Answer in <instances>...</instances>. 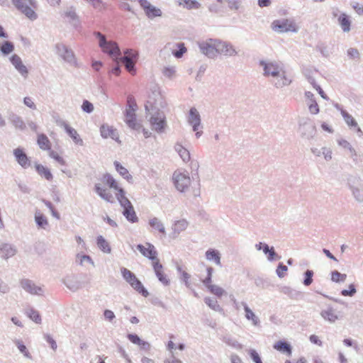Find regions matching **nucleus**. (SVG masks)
Here are the masks:
<instances>
[{"label": "nucleus", "mask_w": 363, "mask_h": 363, "mask_svg": "<svg viewBox=\"0 0 363 363\" xmlns=\"http://www.w3.org/2000/svg\"><path fill=\"white\" fill-rule=\"evenodd\" d=\"M314 272L313 270L307 269L304 272V279L303 281V284L306 286H310L313 283V277Z\"/></svg>", "instance_id": "50"}, {"label": "nucleus", "mask_w": 363, "mask_h": 363, "mask_svg": "<svg viewBox=\"0 0 363 363\" xmlns=\"http://www.w3.org/2000/svg\"><path fill=\"white\" fill-rule=\"evenodd\" d=\"M94 35L99 40V46L101 48L102 51L118 62V57L121 56V50L117 43L108 41L106 35L99 31H95Z\"/></svg>", "instance_id": "2"}, {"label": "nucleus", "mask_w": 363, "mask_h": 363, "mask_svg": "<svg viewBox=\"0 0 363 363\" xmlns=\"http://www.w3.org/2000/svg\"><path fill=\"white\" fill-rule=\"evenodd\" d=\"M123 279L139 294L144 297L149 296V292L144 287L141 281L136 277V276L125 267L121 269Z\"/></svg>", "instance_id": "4"}, {"label": "nucleus", "mask_w": 363, "mask_h": 363, "mask_svg": "<svg viewBox=\"0 0 363 363\" xmlns=\"http://www.w3.org/2000/svg\"><path fill=\"white\" fill-rule=\"evenodd\" d=\"M184 7L187 9H197L201 6V4L196 0H184Z\"/></svg>", "instance_id": "53"}, {"label": "nucleus", "mask_w": 363, "mask_h": 363, "mask_svg": "<svg viewBox=\"0 0 363 363\" xmlns=\"http://www.w3.org/2000/svg\"><path fill=\"white\" fill-rule=\"evenodd\" d=\"M347 185L356 201L362 202L363 201L362 194L363 184L361 177L357 175H350L347 179Z\"/></svg>", "instance_id": "8"}, {"label": "nucleus", "mask_w": 363, "mask_h": 363, "mask_svg": "<svg viewBox=\"0 0 363 363\" xmlns=\"http://www.w3.org/2000/svg\"><path fill=\"white\" fill-rule=\"evenodd\" d=\"M216 43L218 45V55L223 54L225 56H235L238 54V52L230 43L216 39Z\"/></svg>", "instance_id": "17"}, {"label": "nucleus", "mask_w": 363, "mask_h": 363, "mask_svg": "<svg viewBox=\"0 0 363 363\" xmlns=\"http://www.w3.org/2000/svg\"><path fill=\"white\" fill-rule=\"evenodd\" d=\"M249 354L255 363H262L261 357L255 350H250L249 351Z\"/></svg>", "instance_id": "64"}, {"label": "nucleus", "mask_w": 363, "mask_h": 363, "mask_svg": "<svg viewBox=\"0 0 363 363\" xmlns=\"http://www.w3.org/2000/svg\"><path fill=\"white\" fill-rule=\"evenodd\" d=\"M308 109L311 113L312 114H317L319 113L320 109L318 104H317L315 99L313 100L312 101H309L308 103Z\"/></svg>", "instance_id": "57"}, {"label": "nucleus", "mask_w": 363, "mask_h": 363, "mask_svg": "<svg viewBox=\"0 0 363 363\" xmlns=\"http://www.w3.org/2000/svg\"><path fill=\"white\" fill-rule=\"evenodd\" d=\"M37 143L39 147L43 150H50L51 149V143L47 135L40 133L38 136Z\"/></svg>", "instance_id": "34"}, {"label": "nucleus", "mask_w": 363, "mask_h": 363, "mask_svg": "<svg viewBox=\"0 0 363 363\" xmlns=\"http://www.w3.org/2000/svg\"><path fill=\"white\" fill-rule=\"evenodd\" d=\"M127 108L134 110H136L138 108L136 101L132 95H129L127 98Z\"/></svg>", "instance_id": "63"}, {"label": "nucleus", "mask_w": 363, "mask_h": 363, "mask_svg": "<svg viewBox=\"0 0 363 363\" xmlns=\"http://www.w3.org/2000/svg\"><path fill=\"white\" fill-rule=\"evenodd\" d=\"M347 274H341L337 270L331 272V280L335 283L344 282L346 280Z\"/></svg>", "instance_id": "48"}, {"label": "nucleus", "mask_w": 363, "mask_h": 363, "mask_svg": "<svg viewBox=\"0 0 363 363\" xmlns=\"http://www.w3.org/2000/svg\"><path fill=\"white\" fill-rule=\"evenodd\" d=\"M188 122L192 125L194 131L199 130V127L201 125V116L196 108L194 107L191 108L189 110Z\"/></svg>", "instance_id": "24"}, {"label": "nucleus", "mask_w": 363, "mask_h": 363, "mask_svg": "<svg viewBox=\"0 0 363 363\" xmlns=\"http://www.w3.org/2000/svg\"><path fill=\"white\" fill-rule=\"evenodd\" d=\"M35 220L38 228L45 229L48 225L47 218L39 211L35 213Z\"/></svg>", "instance_id": "43"}, {"label": "nucleus", "mask_w": 363, "mask_h": 363, "mask_svg": "<svg viewBox=\"0 0 363 363\" xmlns=\"http://www.w3.org/2000/svg\"><path fill=\"white\" fill-rule=\"evenodd\" d=\"M13 156L18 164L23 169H27L31 165L30 158L23 148L18 147L13 151Z\"/></svg>", "instance_id": "16"}, {"label": "nucleus", "mask_w": 363, "mask_h": 363, "mask_svg": "<svg viewBox=\"0 0 363 363\" xmlns=\"http://www.w3.org/2000/svg\"><path fill=\"white\" fill-rule=\"evenodd\" d=\"M267 259L269 262L279 260L281 259L279 256L274 250V247H271V251L267 254Z\"/></svg>", "instance_id": "62"}, {"label": "nucleus", "mask_w": 363, "mask_h": 363, "mask_svg": "<svg viewBox=\"0 0 363 363\" xmlns=\"http://www.w3.org/2000/svg\"><path fill=\"white\" fill-rule=\"evenodd\" d=\"M21 286L28 293L32 295H41L43 290L36 286L34 282L28 279H23L20 281Z\"/></svg>", "instance_id": "18"}, {"label": "nucleus", "mask_w": 363, "mask_h": 363, "mask_svg": "<svg viewBox=\"0 0 363 363\" xmlns=\"http://www.w3.org/2000/svg\"><path fill=\"white\" fill-rule=\"evenodd\" d=\"M281 293L286 295L291 299H298L302 296V293L295 289H293L288 286H282L279 288Z\"/></svg>", "instance_id": "27"}, {"label": "nucleus", "mask_w": 363, "mask_h": 363, "mask_svg": "<svg viewBox=\"0 0 363 363\" xmlns=\"http://www.w3.org/2000/svg\"><path fill=\"white\" fill-rule=\"evenodd\" d=\"M64 16L69 18V22L72 23L75 28H78L81 26L79 16L76 12V8L74 6H69L67 11H65Z\"/></svg>", "instance_id": "22"}, {"label": "nucleus", "mask_w": 363, "mask_h": 363, "mask_svg": "<svg viewBox=\"0 0 363 363\" xmlns=\"http://www.w3.org/2000/svg\"><path fill=\"white\" fill-rule=\"evenodd\" d=\"M35 167L36 172L40 177H44L48 181L52 180L53 176L48 167H44L41 164H35Z\"/></svg>", "instance_id": "33"}, {"label": "nucleus", "mask_w": 363, "mask_h": 363, "mask_svg": "<svg viewBox=\"0 0 363 363\" xmlns=\"http://www.w3.org/2000/svg\"><path fill=\"white\" fill-rule=\"evenodd\" d=\"M174 149L184 162H186L190 160L191 157L189 150L184 148L182 145L176 144Z\"/></svg>", "instance_id": "42"}, {"label": "nucleus", "mask_w": 363, "mask_h": 363, "mask_svg": "<svg viewBox=\"0 0 363 363\" xmlns=\"http://www.w3.org/2000/svg\"><path fill=\"white\" fill-rule=\"evenodd\" d=\"M177 47L178 48L177 50H173L172 55L176 58H181L184 54L186 52V48L183 43H177Z\"/></svg>", "instance_id": "49"}, {"label": "nucleus", "mask_w": 363, "mask_h": 363, "mask_svg": "<svg viewBox=\"0 0 363 363\" xmlns=\"http://www.w3.org/2000/svg\"><path fill=\"white\" fill-rule=\"evenodd\" d=\"M230 10H238L240 7L241 0H225Z\"/></svg>", "instance_id": "54"}, {"label": "nucleus", "mask_w": 363, "mask_h": 363, "mask_svg": "<svg viewBox=\"0 0 363 363\" xmlns=\"http://www.w3.org/2000/svg\"><path fill=\"white\" fill-rule=\"evenodd\" d=\"M338 23L344 32H349L350 30L351 21L349 16L345 13L340 14L338 18Z\"/></svg>", "instance_id": "38"}, {"label": "nucleus", "mask_w": 363, "mask_h": 363, "mask_svg": "<svg viewBox=\"0 0 363 363\" xmlns=\"http://www.w3.org/2000/svg\"><path fill=\"white\" fill-rule=\"evenodd\" d=\"M274 348L282 353L291 355L292 347L289 343L284 340H279L274 345Z\"/></svg>", "instance_id": "32"}, {"label": "nucleus", "mask_w": 363, "mask_h": 363, "mask_svg": "<svg viewBox=\"0 0 363 363\" xmlns=\"http://www.w3.org/2000/svg\"><path fill=\"white\" fill-rule=\"evenodd\" d=\"M82 109L84 112L90 113L94 111V106L89 101L84 100L82 105Z\"/></svg>", "instance_id": "58"}, {"label": "nucleus", "mask_w": 363, "mask_h": 363, "mask_svg": "<svg viewBox=\"0 0 363 363\" xmlns=\"http://www.w3.org/2000/svg\"><path fill=\"white\" fill-rule=\"evenodd\" d=\"M200 52L208 58H214L218 55L216 39L209 38L199 43Z\"/></svg>", "instance_id": "11"}, {"label": "nucleus", "mask_w": 363, "mask_h": 363, "mask_svg": "<svg viewBox=\"0 0 363 363\" xmlns=\"http://www.w3.org/2000/svg\"><path fill=\"white\" fill-rule=\"evenodd\" d=\"M124 55L118 57L125 66L126 70L131 74L136 73L135 64L138 59V53L134 52L132 49H126L124 52Z\"/></svg>", "instance_id": "6"}, {"label": "nucleus", "mask_w": 363, "mask_h": 363, "mask_svg": "<svg viewBox=\"0 0 363 363\" xmlns=\"http://www.w3.org/2000/svg\"><path fill=\"white\" fill-rule=\"evenodd\" d=\"M148 223L152 229L158 231L163 236L166 235V230H165L164 225L158 218L154 217L152 218H150L149 220Z\"/></svg>", "instance_id": "29"}, {"label": "nucleus", "mask_w": 363, "mask_h": 363, "mask_svg": "<svg viewBox=\"0 0 363 363\" xmlns=\"http://www.w3.org/2000/svg\"><path fill=\"white\" fill-rule=\"evenodd\" d=\"M27 315L35 323H41V317L40 313L33 308H29L26 311Z\"/></svg>", "instance_id": "47"}, {"label": "nucleus", "mask_w": 363, "mask_h": 363, "mask_svg": "<svg viewBox=\"0 0 363 363\" xmlns=\"http://www.w3.org/2000/svg\"><path fill=\"white\" fill-rule=\"evenodd\" d=\"M96 244L98 247L105 253H110L111 251L108 242L102 235H99L96 238Z\"/></svg>", "instance_id": "41"}, {"label": "nucleus", "mask_w": 363, "mask_h": 363, "mask_svg": "<svg viewBox=\"0 0 363 363\" xmlns=\"http://www.w3.org/2000/svg\"><path fill=\"white\" fill-rule=\"evenodd\" d=\"M9 120L16 128H18L21 130H25L26 124L22 118L18 115L11 113L9 116Z\"/></svg>", "instance_id": "40"}, {"label": "nucleus", "mask_w": 363, "mask_h": 363, "mask_svg": "<svg viewBox=\"0 0 363 363\" xmlns=\"http://www.w3.org/2000/svg\"><path fill=\"white\" fill-rule=\"evenodd\" d=\"M152 267L158 280L164 286L169 285L170 281L163 272V267L162 264L160 262V260H156V262H152Z\"/></svg>", "instance_id": "23"}, {"label": "nucleus", "mask_w": 363, "mask_h": 363, "mask_svg": "<svg viewBox=\"0 0 363 363\" xmlns=\"http://www.w3.org/2000/svg\"><path fill=\"white\" fill-rule=\"evenodd\" d=\"M188 225L189 223L186 219L177 220L172 227V233L170 236L173 238H177L180 233L187 228Z\"/></svg>", "instance_id": "25"}, {"label": "nucleus", "mask_w": 363, "mask_h": 363, "mask_svg": "<svg viewBox=\"0 0 363 363\" xmlns=\"http://www.w3.org/2000/svg\"><path fill=\"white\" fill-rule=\"evenodd\" d=\"M146 245L147 247H145L142 244H138L137 245L136 248L144 257L152 260V262H156V260H159L157 258V252L155 246L150 242H146Z\"/></svg>", "instance_id": "15"}, {"label": "nucleus", "mask_w": 363, "mask_h": 363, "mask_svg": "<svg viewBox=\"0 0 363 363\" xmlns=\"http://www.w3.org/2000/svg\"><path fill=\"white\" fill-rule=\"evenodd\" d=\"M150 123L152 130L158 133H163L167 125L164 113L159 109H156L150 116Z\"/></svg>", "instance_id": "9"}, {"label": "nucleus", "mask_w": 363, "mask_h": 363, "mask_svg": "<svg viewBox=\"0 0 363 363\" xmlns=\"http://www.w3.org/2000/svg\"><path fill=\"white\" fill-rule=\"evenodd\" d=\"M11 2L18 11L29 19L34 21L38 18V15L34 11L38 7L35 0H11Z\"/></svg>", "instance_id": "3"}, {"label": "nucleus", "mask_w": 363, "mask_h": 363, "mask_svg": "<svg viewBox=\"0 0 363 363\" xmlns=\"http://www.w3.org/2000/svg\"><path fill=\"white\" fill-rule=\"evenodd\" d=\"M355 293V286L352 284L349 286V289H343L341 291V295L344 296H352Z\"/></svg>", "instance_id": "59"}, {"label": "nucleus", "mask_w": 363, "mask_h": 363, "mask_svg": "<svg viewBox=\"0 0 363 363\" xmlns=\"http://www.w3.org/2000/svg\"><path fill=\"white\" fill-rule=\"evenodd\" d=\"M138 2L148 18L152 19L162 16L161 9L152 6L147 0H138Z\"/></svg>", "instance_id": "14"}, {"label": "nucleus", "mask_w": 363, "mask_h": 363, "mask_svg": "<svg viewBox=\"0 0 363 363\" xmlns=\"http://www.w3.org/2000/svg\"><path fill=\"white\" fill-rule=\"evenodd\" d=\"M208 289L210 291L211 293H212L213 294L216 295L218 297H221L225 293V291L223 288L214 284L209 286V288Z\"/></svg>", "instance_id": "52"}, {"label": "nucleus", "mask_w": 363, "mask_h": 363, "mask_svg": "<svg viewBox=\"0 0 363 363\" xmlns=\"http://www.w3.org/2000/svg\"><path fill=\"white\" fill-rule=\"evenodd\" d=\"M320 316L326 321L331 323H335L339 319L338 316L335 313V311L332 307H327L326 309L320 311Z\"/></svg>", "instance_id": "28"}, {"label": "nucleus", "mask_w": 363, "mask_h": 363, "mask_svg": "<svg viewBox=\"0 0 363 363\" xmlns=\"http://www.w3.org/2000/svg\"><path fill=\"white\" fill-rule=\"evenodd\" d=\"M52 118L55 120L56 124L60 127H63L64 129H65L66 127L69 125L67 123L62 119L57 113H55L52 116Z\"/></svg>", "instance_id": "60"}, {"label": "nucleus", "mask_w": 363, "mask_h": 363, "mask_svg": "<svg viewBox=\"0 0 363 363\" xmlns=\"http://www.w3.org/2000/svg\"><path fill=\"white\" fill-rule=\"evenodd\" d=\"M14 44L9 40L4 41L0 44V52L4 55H9L14 50Z\"/></svg>", "instance_id": "39"}, {"label": "nucleus", "mask_w": 363, "mask_h": 363, "mask_svg": "<svg viewBox=\"0 0 363 363\" xmlns=\"http://www.w3.org/2000/svg\"><path fill=\"white\" fill-rule=\"evenodd\" d=\"M272 28L274 30L279 32H297L298 29L295 23L289 19L275 20L272 24Z\"/></svg>", "instance_id": "13"}, {"label": "nucleus", "mask_w": 363, "mask_h": 363, "mask_svg": "<svg viewBox=\"0 0 363 363\" xmlns=\"http://www.w3.org/2000/svg\"><path fill=\"white\" fill-rule=\"evenodd\" d=\"M101 181L111 189H118V186L116 181L109 173L104 174L101 178Z\"/></svg>", "instance_id": "44"}, {"label": "nucleus", "mask_w": 363, "mask_h": 363, "mask_svg": "<svg viewBox=\"0 0 363 363\" xmlns=\"http://www.w3.org/2000/svg\"><path fill=\"white\" fill-rule=\"evenodd\" d=\"M68 135L73 140L74 143L77 145L82 146L84 145V142L82 139L80 138L79 135L77 133V130L68 125L65 129Z\"/></svg>", "instance_id": "36"}, {"label": "nucleus", "mask_w": 363, "mask_h": 363, "mask_svg": "<svg viewBox=\"0 0 363 363\" xmlns=\"http://www.w3.org/2000/svg\"><path fill=\"white\" fill-rule=\"evenodd\" d=\"M9 60L11 63L13 65L15 69L23 77H27L28 74V70L27 67L23 65L21 58L16 54H13L10 58Z\"/></svg>", "instance_id": "19"}, {"label": "nucleus", "mask_w": 363, "mask_h": 363, "mask_svg": "<svg viewBox=\"0 0 363 363\" xmlns=\"http://www.w3.org/2000/svg\"><path fill=\"white\" fill-rule=\"evenodd\" d=\"M173 181L176 189L181 192H185L191 184V179L187 172H174L173 174Z\"/></svg>", "instance_id": "10"}, {"label": "nucleus", "mask_w": 363, "mask_h": 363, "mask_svg": "<svg viewBox=\"0 0 363 363\" xmlns=\"http://www.w3.org/2000/svg\"><path fill=\"white\" fill-rule=\"evenodd\" d=\"M44 338L48 342V343L50 345V347L55 351L57 347V345L56 341L52 338V337L49 334H44Z\"/></svg>", "instance_id": "61"}, {"label": "nucleus", "mask_w": 363, "mask_h": 363, "mask_svg": "<svg viewBox=\"0 0 363 363\" xmlns=\"http://www.w3.org/2000/svg\"><path fill=\"white\" fill-rule=\"evenodd\" d=\"M63 284L72 291L75 292L85 286L87 282L82 280V275L69 274L66 276L63 280Z\"/></svg>", "instance_id": "12"}, {"label": "nucleus", "mask_w": 363, "mask_h": 363, "mask_svg": "<svg viewBox=\"0 0 363 363\" xmlns=\"http://www.w3.org/2000/svg\"><path fill=\"white\" fill-rule=\"evenodd\" d=\"M241 305L243 306V308L245 312V318L247 320L252 321V324L255 326L260 325V320L259 318L253 313V311L249 308L247 304L242 301L241 302Z\"/></svg>", "instance_id": "26"}, {"label": "nucleus", "mask_w": 363, "mask_h": 363, "mask_svg": "<svg viewBox=\"0 0 363 363\" xmlns=\"http://www.w3.org/2000/svg\"><path fill=\"white\" fill-rule=\"evenodd\" d=\"M205 303L210 307L211 309L218 312H223V309L218 303V301L216 298H211L210 297H206L204 298Z\"/></svg>", "instance_id": "45"}, {"label": "nucleus", "mask_w": 363, "mask_h": 363, "mask_svg": "<svg viewBox=\"0 0 363 363\" xmlns=\"http://www.w3.org/2000/svg\"><path fill=\"white\" fill-rule=\"evenodd\" d=\"M94 190L96 193L104 200L112 203L113 202V195L106 191V189H103L101 186L100 184H96L94 186Z\"/></svg>", "instance_id": "31"}, {"label": "nucleus", "mask_w": 363, "mask_h": 363, "mask_svg": "<svg viewBox=\"0 0 363 363\" xmlns=\"http://www.w3.org/2000/svg\"><path fill=\"white\" fill-rule=\"evenodd\" d=\"M101 135L104 138H111L118 143H121L116 129L108 125H102L100 128Z\"/></svg>", "instance_id": "21"}, {"label": "nucleus", "mask_w": 363, "mask_h": 363, "mask_svg": "<svg viewBox=\"0 0 363 363\" xmlns=\"http://www.w3.org/2000/svg\"><path fill=\"white\" fill-rule=\"evenodd\" d=\"M298 131L302 138L312 139L316 133V128L308 118H302L298 121Z\"/></svg>", "instance_id": "7"}, {"label": "nucleus", "mask_w": 363, "mask_h": 363, "mask_svg": "<svg viewBox=\"0 0 363 363\" xmlns=\"http://www.w3.org/2000/svg\"><path fill=\"white\" fill-rule=\"evenodd\" d=\"M125 121L128 126L131 129L139 130L142 127V125L137 122L136 116L127 118H125Z\"/></svg>", "instance_id": "46"}, {"label": "nucleus", "mask_w": 363, "mask_h": 363, "mask_svg": "<svg viewBox=\"0 0 363 363\" xmlns=\"http://www.w3.org/2000/svg\"><path fill=\"white\" fill-rule=\"evenodd\" d=\"M55 49L56 54L65 62L74 67H79L74 52L71 48L64 43H58L55 44Z\"/></svg>", "instance_id": "5"}, {"label": "nucleus", "mask_w": 363, "mask_h": 363, "mask_svg": "<svg viewBox=\"0 0 363 363\" xmlns=\"http://www.w3.org/2000/svg\"><path fill=\"white\" fill-rule=\"evenodd\" d=\"M122 213H123V216L126 218V220L131 223H135L138 221V218L136 215V213H135L133 206L130 207L126 208L125 209H123Z\"/></svg>", "instance_id": "35"}, {"label": "nucleus", "mask_w": 363, "mask_h": 363, "mask_svg": "<svg viewBox=\"0 0 363 363\" xmlns=\"http://www.w3.org/2000/svg\"><path fill=\"white\" fill-rule=\"evenodd\" d=\"M223 341L228 345L231 346L234 348H241V345L234 338L230 335L224 336Z\"/></svg>", "instance_id": "51"}, {"label": "nucleus", "mask_w": 363, "mask_h": 363, "mask_svg": "<svg viewBox=\"0 0 363 363\" xmlns=\"http://www.w3.org/2000/svg\"><path fill=\"white\" fill-rule=\"evenodd\" d=\"M113 164H114L116 170L119 173L120 175H121L124 179H125L128 182L132 180V179H133L132 175L130 174H129L128 170L125 167H123L118 161H115Z\"/></svg>", "instance_id": "37"}, {"label": "nucleus", "mask_w": 363, "mask_h": 363, "mask_svg": "<svg viewBox=\"0 0 363 363\" xmlns=\"http://www.w3.org/2000/svg\"><path fill=\"white\" fill-rule=\"evenodd\" d=\"M345 123L352 128H356L357 129V131L358 133H362V130L360 129L359 127L357 126V123L356 122V121L354 120V118L350 114V118H345L344 119Z\"/></svg>", "instance_id": "55"}, {"label": "nucleus", "mask_w": 363, "mask_h": 363, "mask_svg": "<svg viewBox=\"0 0 363 363\" xmlns=\"http://www.w3.org/2000/svg\"><path fill=\"white\" fill-rule=\"evenodd\" d=\"M288 267L283 263H279L276 273L279 278H283L285 276V272H287Z\"/></svg>", "instance_id": "56"}, {"label": "nucleus", "mask_w": 363, "mask_h": 363, "mask_svg": "<svg viewBox=\"0 0 363 363\" xmlns=\"http://www.w3.org/2000/svg\"><path fill=\"white\" fill-rule=\"evenodd\" d=\"M259 66L263 68V76L272 77V84L277 89L288 86L292 83V79L286 75L282 64L277 61L260 60Z\"/></svg>", "instance_id": "1"}, {"label": "nucleus", "mask_w": 363, "mask_h": 363, "mask_svg": "<svg viewBox=\"0 0 363 363\" xmlns=\"http://www.w3.org/2000/svg\"><path fill=\"white\" fill-rule=\"evenodd\" d=\"M206 258L211 262H213L216 264L221 266L220 254L218 250L215 249H208L206 253Z\"/></svg>", "instance_id": "30"}, {"label": "nucleus", "mask_w": 363, "mask_h": 363, "mask_svg": "<svg viewBox=\"0 0 363 363\" xmlns=\"http://www.w3.org/2000/svg\"><path fill=\"white\" fill-rule=\"evenodd\" d=\"M17 253L16 247L10 243H3L0 245V257L4 259H8L13 257Z\"/></svg>", "instance_id": "20"}]
</instances>
